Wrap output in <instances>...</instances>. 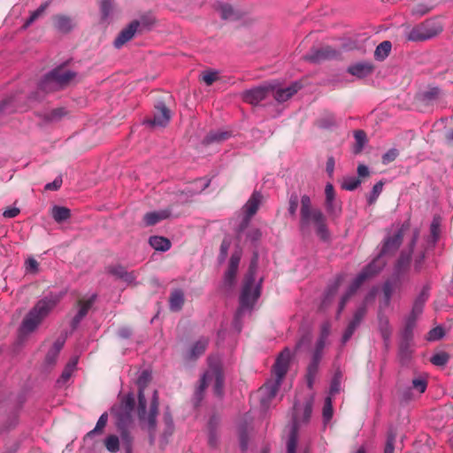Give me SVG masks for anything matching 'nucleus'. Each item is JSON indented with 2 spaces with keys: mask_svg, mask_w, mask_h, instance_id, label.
Wrapping results in <instances>:
<instances>
[{
  "mask_svg": "<svg viewBox=\"0 0 453 453\" xmlns=\"http://www.w3.org/2000/svg\"><path fill=\"white\" fill-rule=\"evenodd\" d=\"M406 226L404 225L393 226L388 233L380 253L375 257L353 280L347 293L342 297L338 312L344 309L349 298L358 289L368 278L378 273L386 265L385 257L399 248Z\"/></svg>",
  "mask_w": 453,
  "mask_h": 453,
  "instance_id": "obj_1",
  "label": "nucleus"
},
{
  "mask_svg": "<svg viewBox=\"0 0 453 453\" xmlns=\"http://www.w3.org/2000/svg\"><path fill=\"white\" fill-rule=\"evenodd\" d=\"M257 257H255L250 265L249 272L245 277L243 286L240 295V307L235 314L234 326L235 331H241L240 320L246 313L252 311L256 302L261 294L262 278L256 279Z\"/></svg>",
  "mask_w": 453,
  "mask_h": 453,
  "instance_id": "obj_2",
  "label": "nucleus"
},
{
  "mask_svg": "<svg viewBox=\"0 0 453 453\" xmlns=\"http://www.w3.org/2000/svg\"><path fill=\"white\" fill-rule=\"evenodd\" d=\"M59 300L60 296L52 293L40 299L24 317L19 326L20 334L27 335L35 331L53 311Z\"/></svg>",
  "mask_w": 453,
  "mask_h": 453,
  "instance_id": "obj_3",
  "label": "nucleus"
},
{
  "mask_svg": "<svg viewBox=\"0 0 453 453\" xmlns=\"http://www.w3.org/2000/svg\"><path fill=\"white\" fill-rule=\"evenodd\" d=\"M150 380V374L147 372H143L138 378L137 384L139 386L138 394V415L142 422L143 428L147 429L150 433V442L154 441V431L156 427V417L157 415L158 409V395L156 390L153 391V397L150 407V411L147 414L146 399L144 396L143 389L148 381Z\"/></svg>",
  "mask_w": 453,
  "mask_h": 453,
  "instance_id": "obj_4",
  "label": "nucleus"
},
{
  "mask_svg": "<svg viewBox=\"0 0 453 453\" xmlns=\"http://www.w3.org/2000/svg\"><path fill=\"white\" fill-rule=\"evenodd\" d=\"M300 202V230L303 233H308L313 227L317 234L326 240L328 237V232L326 217L322 211L319 209L312 208L311 198L307 195H303Z\"/></svg>",
  "mask_w": 453,
  "mask_h": 453,
  "instance_id": "obj_5",
  "label": "nucleus"
},
{
  "mask_svg": "<svg viewBox=\"0 0 453 453\" xmlns=\"http://www.w3.org/2000/svg\"><path fill=\"white\" fill-rule=\"evenodd\" d=\"M291 358L292 354L288 348L284 349L277 357L273 370L274 379L269 380L259 389L261 403L264 407H266L269 401L275 397L281 381L288 372Z\"/></svg>",
  "mask_w": 453,
  "mask_h": 453,
  "instance_id": "obj_6",
  "label": "nucleus"
},
{
  "mask_svg": "<svg viewBox=\"0 0 453 453\" xmlns=\"http://www.w3.org/2000/svg\"><path fill=\"white\" fill-rule=\"evenodd\" d=\"M313 396H308L303 401L296 400L292 411V430L288 441V453H296L297 446V430L302 426L306 425L311 415Z\"/></svg>",
  "mask_w": 453,
  "mask_h": 453,
  "instance_id": "obj_7",
  "label": "nucleus"
},
{
  "mask_svg": "<svg viewBox=\"0 0 453 453\" xmlns=\"http://www.w3.org/2000/svg\"><path fill=\"white\" fill-rule=\"evenodd\" d=\"M211 383L213 384L215 394L221 395L223 389V375L218 357H209V369L201 379V383L197 388L196 395L200 396L205 388Z\"/></svg>",
  "mask_w": 453,
  "mask_h": 453,
  "instance_id": "obj_8",
  "label": "nucleus"
},
{
  "mask_svg": "<svg viewBox=\"0 0 453 453\" xmlns=\"http://www.w3.org/2000/svg\"><path fill=\"white\" fill-rule=\"evenodd\" d=\"M76 73L66 67H58L47 74L41 82L43 90H56L68 85Z\"/></svg>",
  "mask_w": 453,
  "mask_h": 453,
  "instance_id": "obj_9",
  "label": "nucleus"
},
{
  "mask_svg": "<svg viewBox=\"0 0 453 453\" xmlns=\"http://www.w3.org/2000/svg\"><path fill=\"white\" fill-rule=\"evenodd\" d=\"M442 31V27L436 21H426L412 27L407 35V39L420 42L431 39Z\"/></svg>",
  "mask_w": 453,
  "mask_h": 453,
  "instance_id": "obj_10",
  "label": "nucleus"
},
{
  "mask_svg": "<svg viewBox=\"0 0 453 453\" xmlns=\"http://www.w3.org/2000/svg\"><path fill=\"white\" fill-rule=\"evenodd\" d=\"M328 334H329V325L325 324L322 327L321 336L317 342L316 349H315V351L312 356V360L308 366L307 380H308V386L310 388L312 387L313 380H314L316 372L318 371L319 363L321 359L322 350L326 345V339L328 336Z\"/></svg>",
  "mask_w": 453,
  "mask_h": 453,
  "instance_id": "obj_11",
  "label": "nucleus"
},
{
  "mask_svg": "<svg viewBox=\"0 0 453 453\" xmlns=\"http://www.w3.org/2000/svg\"><path fill=\"white\" fill-rule=\"evenodd\" d=\"M134 405V397L128 394L124 397L119 406L111 409L112 414L117 418V426L122 429L128 423H132V411Z\"/></svg>",
  "mask_w": 453,
  "mask_h": 453,
  "instance_id": "obj_12",
  "label": "nucleus"
},
{
  "mask_svg": "<svg viewBox=\"0 0 453 453\" xmlns=\"http://www.w3.org/2000/svg\"><path fill=\"white\" fill-rule=\"evenodd\" d=\"M384 300L380 305V311L378 315L379 320V330L385 342L388 341L391 335V326L389 325L388 319L382 314V310L389 305L391 295L393 292L392 286L390 283H385L383 287Z\"/></svg>",
  "mask_w": 453,
  "mask_h": 453,
  "instance_id": "obj_13",
  "label": "nucleus"
},
{
  "mask_svg": "<svg viewBox=\"0 0 453 453\" xmlns=\"http://www.w3.org/2000/svg\"><path fill=\"white\" fill-rule=\"evenodd\" d=\"M377 288L372 289L365 297V304L360 306L356 312L354 313L353 319L348 325L343 335H342V343H346L352 336L357 326L360 325L362 319H364L366 313L365 304L367 303L372 302L376 296Z\"/></svg>",
  "mask_w": 453,
  "mask_h": 453,
  "instance_id": "obj_14",
  "label": "nucleus"
},
{
  "mask_svg": "<svg viewBox=\"0 0 453 453\" xmlns=\"http://www.w3.org/2000/svg\"><path fill=\"white\" fill-rule=\"evenodd\" d=\"M171 119V111L163 103L155 106L152 119L145 120V124L153 127H165Z\"/></svg>",
  "mask_w": 453,
  "mask_h": 453,
  "instance_id": "obj_15",
  "label": "nucleus"
},
{
  "mask_svg": "<svg viewBox=\"0 0 453 453\" xmlns=\"http://www.w3.org/2000/svg\"><path fill=\"white\" fill-rule=\"evenodd\" d=\"M240 260V252L236 251L231 256L227 270L226 271L223 278V285L225 288H230L234 285Z\"/></svg>",
  "mask_w": 453,
  "mask_h": 453,
  "instance_id": "obj_16",
  "label": "nucleus"
},
{
  "mask_svg": "<svg viewBox=\"0 0 453 453\" xmlns=\"http://www.w3.org/2000/svg\"><path fill=\"white\" fill-rule=\"evenodd\" d=\"M270 89H274L273 85L251 88L243 93V100L250 104H257L266 97Z\"/></svg>",
  "mask_w": 453,
  "mask_h": 453,
  "instance_id": "obj_17",
  "label": "nucleus"
},
{
  "mask_svg": "<svg viewBox=\"0 0 453 453\" xmlns=\"http://www.w3.org/2000/svg\"><path fill=\"white\" fill-rule=\"evenodd\" d=\"M140 27L138 20H133L124 29L120 31L119 35L116 37L113 44L117 49L121 48L126 42H129L136 34Z\"/></svg>",
  "mask_w": 453,
  "mask_h": 453,
  "instance_id": "obj_18",
  "label": "nucleus"
},
{
  "mask_svg": "<svg viewBox=\"0 0 453 453\" xmlns=\"http://www.w3.org/2000/svg\"><path fill=\"white\" fill-rule=\"evenodd\" d=\"M262 200V196L258 192H254L250 198L247 201V203L242 207V211L244 213L243 222L245 225L248 224L250 219L257 211L260 203Z\"/></svg>",
  "mask_w": 453,
  "mask_h": 453,
  "instance_id": "obj_19",
  "label": "nucleus"
},
{
  "mask_svg": "<svg viewBox=\"0 0 453 453\" xmlns=\"http://www.w3.org/2000/svg\"><path fill=\"white\" fill-rule=\"evenodd\" d=\"M273 87L274 89H270V91H273L275 100L280 103L287 101L301 88V86L297 82H295L287 88Z\"/></svg>",
  "mask_w": 453,
  "mask_h": 453,
  "instance_id": "obj_20",
  "label": "nucleus"
},
{
  "mask_svg": "<svg viewBox=\"0 0 453 453\" xmlns=\"http://www.w3.org/2000/svg\"><path fill=\"white\" fill-rule=\"evenodd\" d=\"M96 298V295H92L88 299H83L79 302L80 309L78 311V313L73 318V325L76 326L80 323V321L87 315L88 310L91 308L92 304L94 303L95 300Z\"/></svg>",
  "mask_w": 453,
  "mask_h": 453,
  "instance_id": "obj_21",
  "label": "nucleus"
},
{
  "mask_svg": "<svg viewBox=\"0 0 453 453\" xmlns=\"http://www.w3.org/2000/svg\"><path fill=\"white\" fill-rule=\"evenodd\" d=\"M427 298H428V294L426 291L424 290L420 294V296L416 299V301L413 304V307H412L411 313L408 319L409 325H411L412 323H414L416 318L422 312L424 303L427 300Z\"/></svg>",
  "mask_w": 453,
  "mask_h": 453,
  "instance_id": "obj_22",
  "label": "nucleus"
},
{
  "mask_svg": "<svg viewBox=\"0 0 453 453\" xmlns=\"http://www.w3.org/2000/svg\"><path fill=\"white\" fill-rule=\"evenodd\" d=\"M372 71V65L368 63H357L349 67V72L357 77L363 78L369 75Z\"/></svg>",
  "mask_w": 453,
  "mask_h": 453,
  "instance_id": "obj_23",
  "label": "nucleus"
},
{
  "mask_svg": "<svg viewBox=\"0 0 453 453\" xmlns=\"http://www.w3.org/2000/svg\"><path fill=\"white\" fill-rule=\"evenodd\" d=\"M184 303V294L181 290H174L170 296L169 305L173 311H180Z\"/></svg>",
  "mask_w": 453,
  "mask_h": 453,
  "instance_id": "obj_24",
  "label": "nucleus"
},
{
  "mask_svg": "<svg viewBox=\"0 0 453 453\" xmlns=\"http://www.w3.org/2000/svg\"><path fill=\"white\" fill-rule=\"evenodd\" d=\"M149 242L153 249L159 251H166L171 247L170 241L162 236H152L150 238Z\"/></svg>",
  "mask_w": 453,
  "mask_h": 453,
  "instance_id": "obj_25",
  "label": "nucleus"
},
{
  "mask_svg": "<svg viewBox=\"0 0 453 453\" xmlns=\"http://www.w3.org/2000/svg\"><path fill=\"white\" fill-rule=\"evenodd\" d=\"M208 345V340L205 338H201L197 342H196L193 346L191 347L189 352H188V357L190 359L196 358L200 355H202L204 350L206 349V347Z\"/></svg>",
  "mask_w": 453,
  "mask_h": 453,
  "instance_id": "obj_26",
  "label": "nucleus"
},
{
  "mask_svg": "<svg viewBox=\"0 0 453 453\" xmlns=\"http://www.w3.org/2000/svg\"><path fill=\"white\" fill-rule=\"evenodd\" d=\"M169 216V213L165 211H152L145 214L143 219L147 226H152L166 219Z\"/></svg>",
  "mask_w": 453,
  "mask_h": 453,
  "instance_id": "obj_27",
  "label": "nucleus"
},
{
  "mask_svg": "<svg viewBox=\"0 0 453 453\" xmlns=\"http://www.w3.org/2000/svg\"><path fill=\"white\" fill-rule=\"evenodd\" d=\"M336 55V52L328 47L317 50L310 55L308 58L311 61H320L322 59L331 58Z\"/></svg>",
  "mask_w": 453,
  "mask_h": 453,
  "instance_id": "obj_28",
  "label": "nucleus"
},
{
  "mask_svg": "<svg viewBox=\"0 0 453 453\" xmlns=\"http://www.w3.org/2000/svg\"><path fill=\"white\" fill-rule=\"evenodd\" d=\"M71 216L70 210L63 206H54L52 208V217L55 221L60 223L68 219Z\"/></svg>",
  "mask_w": 453,
  "mask_h": 453,
  "instance_id": "obj_29",
  "label": "nucleus"
},
{
  "mask_svg": "<svg viewBox=\"0 0 453 453\" xmlns=\"http://www.w3.org/2000/svg\"><path fill=\"white\" fill-rule=\"evenodd\" d=\"M217 9L220 13L221 18L224 19H232L236 17L234 8L228 4L219 3Z\"/></svg>",
  "mask_w": 453,
  "mask_h": 453,
  "instance_id": "obj_30",
  "label": "nucleus"
},
{
  "mask_svg": "<svg viewBox=\"0 0 453 453\" xmlns=\"http://www.w3.org/2000/svg\"><path fill=\"white\" fill-rule=\"evenodd\" d=\"M130 425H131V423H128L122 429H119L118 427V429L120 432L121 441L123 442V445H124V447L126 449L127 453H132V441H133V439H132L129 432L127 431V427Z\"/></svg>",
  "mask_w": 453,
  "mask_h": 453,
  "instance_id": "obj_31",
  "label": "nucleus"
},
{
  "mask_svg": "<svg viewBox=\"0 0 453 453\" xmlns=\"http://www.w3.org/2000/svg\"><path fill=\"white\" fill-rule=\"evenodd\" d=\"M114 8V0H101L100 11L103 19H107L112 13Z\"/></svg>",
  "mask_w": 453,
  "mask_h": 453,
  "instance_id": "obj_32",
  "label": "nucleus"
},
{
  "mask_svg": "<svg viewBox=\"0 0 453 453\" xmlns=\"http://www.w3.org/2000/svg\"><path fill=\"white\" fill-rule=\"evenodd\" d=\"M56 27L60 31L68 32L73 27V21L66 16H58L56 18Z\"/></svg>",
  "mask_w": 453,
  "mask_h": 453,
  "instance_id": "obj_33",
  "label": "nucleus"
},
{
  "mask_svg": "<svg viewBox=\"0 0 453 453\" xmlns=\"http://www.w3.org/2000/svg\"><path fill=\"white\" fill-rule=\"evenodd\" d=\"M104 445L111 453H117L119 449V439L117 435H109L105 438Z\"/></svg>",
  "mask_w": 453,
  "mask_h": 453,
  "instance_id": "obj_34",
  "label": "nucleus"
},
{
  "mask_svg": "<svg viewBox=\"0 0 453 453\" xmlns=\"http://www.w3.org/2000/svg\"><path fill=\"white\" fill-rule=\"evenodd\" d=\"M390 50L391 42L388 41H384L377 46L375 50V56L380 59H384L386 57H388Z\"/></svg>",
  "mask_w": 453,
  "mask_h": 453,
  "instance_id": "obj_35",
  "label": "nucleus"
},
{
  "mask_svg": "<svg viewBox=\"0 0 453 453\" xmlns=\"http://www.w3.org/2000/svg\"><path fill=\"white\" fill-rule=\"evenodd\" d=\"M77 365V359L74 358L71 362L67 364L65 370L62 372L60 379L58 380V383H65L71 377L73 372L74 371Z\"/></svg>",
  "mask_w": 453,
  "mask_h": 453,
  "instance_id": "obj_36",
  "label": "nucleus"
},
{
  "mask_svg": "<svg viewBox=\"0 0 453 453\" xmlns=\"http://www.w3.org/2000/svg\"><path fill=\"white\" fill-rule=\"evenodd\" d=\"M325 195L326 207L329 211H333L334 202V186L331 183H327L326 185Z\"/></svg>",
  "mask_w": 453,
  "mask_h": 453,
  "instance_id": "obj_37",
  "label": "nucleus"
},
{
  "mask_svg": "<svg viewBox=\"0 0 453 453\" xmlns=\"http://www.w3.org/2000/svg\"><path fill=\"white\" fill-rule=\"evenodd\" d=\"M333 413H334V411H333V406H332V398H331V396H327L325 399L323 413H322L325 424H326L327 422L330 421V419L333 417Z\"/></svg>",
  "mask_w": 453,
  "mask_h": 453,
  "instance_id": "obj_38",
  "label": "nucleus"
},
{
  "mask_svg": "<svg viewBox=\"0 0 453 453\" xmlns=\"http://www.w3.org/2000/svg\"><path fill=\"white\" fill-rule=\"evenodd\" d=\"M354 137H355L356 143H357L356 148H355V152L358 153L362 150V149L364 148V146L366 142V134L362 130H357L354 133Z\"/></svg>",
  "mask_w": 453,
  "mask_h": 453,
  "instance_id": "obj_39",
  "label": "nucleus"
},
{
  "mask_svg": "<svg viewBox=\"0 0 453 453\" xmlns=\"http://www.w3.org/2000/svg\"><path fill=\"white\" fill-rule=\"evenodd\" d=\"M360 180L356 177H346L342 181V188L343 189L351 191L356 189L360 185Z\"/></svg>",
  "mask_w": 453,
  "mask_h": 453,
  "instance_id": "obj_40",
  "label": "nucleus"
},
{
  "mask_svg": "<svg viewBox=\"0 0 453 453\" xmlns=\"http://www.w3.org/2000/svg\"><path fill=\"white\" fill-rule=\"evenodd\" d=\"M49 6V3L46 2L40 5V7L38 9H36L35 11H34L29 19L27 20L26 24H25V27H28L29 25H31L35 20H36L45 11L46 9L48 8Z\"/></svg>",
  "mask_w": 453,
  "mask_h": 453,
  "instance_id": "obj_41",
  "label": "nucleus"
},
{
  "mask_svg": "<svg viewBox=\"0 0 453 453\" xmlns=\"http://www.w3.org/2000/svg\"><path fill=\"white\" fill-rule=\"evenodd\" d=\"M219 73L217 71H205L202 74V81L207 85H212L219 79Z\"/></svg>",
  "mask_w": 453,
  "mask_h": 453,
  "instance_id": "obj_42",
  "label": "nucleus"
},
{
  "mask_svg": "<svg viewBox=\"0 0 453 453\" xmlns=\"http://www.w3.org/2000/svg\"><path fill=\"white\" fill-rule=\"evenodd\" d=\"M107 421H108V414L106 412H104L98 418L96 427L92 431L88 433L87 436H91L92 434H94L97 432H101L104 429V427L106 426Z\"/></svg>",
  "mask_w": 453,
  "mask_h": 453,
  "instance_id": "obj_43",
  "label": "nucleus"
},
{
  "mask_svg": "<svg viewBox=\"0 0 453 453\" xmlns=\"http://www.w3.org/2000/svg\"><path fill=\"white\" fill-rule=\"evenodd\" d=\"M382 188H383V183L381 181L377 182L373 186V188L368 196V203L370 204L373 203L377 200L378 196H380V194L382 191Z\"/></svg>",
  "mask_w": 453,
  "mask_h": 453,
  "instance_id": "obj_44",
  "label": "nucleus"
},
{
  "mask_svg": "<svg viewBox=\"0 0 453 453\" xmlns=\"http://www.w3.org/2000/svg\"><path fill=\"white\" fill-rule=\"evenodd\" d=\"M229 136L227 132H215L211 133L206 137L207 142H222L227 139Z\"/></svg>",
  "mask_w": 453,
  "mask_h": 453,
  "instance_id": "obj_45",
  "label": "nucleus"
},
{
  "mask_svg": "<svg viewBox=\"0 0 453 453\" xmlns=\"http://www.w3.org/2000/svg\"><path fill=\"white\" fill-rule=\"evenodd\" d=\"M341 380L342 375L340 373H336L334 377L332 380L331 385H330V395H334L340 392L341 389Z\"/></svg>",
  "mask_w": 453,
  "mask_h": 453,
  "instance_id": "obj_46",
  "label": "nucleus"
},
{
  "mask_svg": "<svg viewBox=\"0 0 453 453\" xmlns=\"http://www.w3.org/2000/svg\"><path fill=\"white\" fill-rule=\"evenodd\" d=\"M449 360V355L444 352L437 353L431 357V362L434 365H444Z\"/></svg>",
  "mask_w": 453,
  "mask_h": 453,
  "instance_id": "obj_47",
  "label": "nucleus"
},
{
  "mask_svg": "<svg viewBox=\"0 0 453 453\" xmlns=\"http://www.w3.org/2000/svg\"><path fill=\"white\" fill-rule=\"evenodd\" d=\"M230 245V240L225 238L220 245V252L219 256V260L220 263L226 260Z\"/></svg>",
  "mask_w": 453,
  "mask_h": 453,
  "instance_id": "obj_48",
  "label": "nucleus"
},
{
  "mask_svg": "<svg viewBox=\"0 0 453 453\" xmlns=\"http://www.w3.org/2000/svg\"><path fill=\"white\" fill-rule=\"evenodd\" d=\"M25 267L27 273L35 274L38 272L39 264L35 258L29 257L25 262Z\"/></svg>",
  "mask_w": 453,
  "mask_h": 453,
  "instance_id": "obj_49",
  "label": "nucleus"
},
{
  "mask_svg": "<svg viewBox=\"0 0 453 453\" xmlns=\"http://www.w3.org/2000/svg\"><path fill=\"white\" fill-rule=\"evenodd\" d=\"M444 335L443 328L441 326H436L429 331L427 335L428 341H437L442 338Z\"/></svg>",
  "mask_w": 453,
  "mask_h": 453,
  "instance_id": "obj_50",
  "label": "nucleus"
},
{
  "mask_svg": "<svg viewBox=\"0 0 453 453\" xmlns=\"http://www.w3.org/2000/svg\"><path fill=\"white\" fill-rule=\"evenodd\" d=\"M63 342H56L54 344L53 349L48 354L47 356V361L51 364L54 362L55 357L59 353L60 349H62Z\"/></svg>",
  "mask_w": 453,
  "mask_h": 453,
  "instance_id": "obj_51",
  "label": "nucleus"
},
{
  "mask_svg": "<svg viewBox=\"0 0 453 453\" xmlns=\"http://www.w3.org/2000/svg\"><path fill=\"white\" fill-rule=\"evenodd\" d=\"M298 206V197L296 195H292L289 198L288 212L291 216H295Z\"/></svg>",
  "mask_w": 453,
  "mask_h": 453,
  "instance_id": "obj_52",
  "label": "nucleus"
},
{
  "mask_svg": "<svg viewBox=\"0 0 453 453\" xmlns=\"http://www.w3.org/2000/svg\"><path fill=\"white\" fill-rule=\"evenodd\" d=\"M66 111L63 108H58L52 110L48 116V119L51 121L59 119L62 116L65 115Z\"/></svg>",
  "mask_w": 453,
  "mask_h": 453,
  "instance_id": "obj_53",
  "label": "nucleus"
},
{
  "mask_svg": "<svg viewBox=\"0 0 453 453\" xmlns=\"http://www.w3.org/2000/svg\"><path fill=\"white\" fill-rule=\"evenodd\" d=\"M398 156V151L395 149L389 150L386 152L382 157L383 164H388L389 162L394 161Z\"/></svg>",
  "mask_w": 453,
  "mask_h": 453,
  "instance_id": "obj_54",
  "label": "nucleus"
},
{
  "mask_svg": "<svg viewBox=\"0 0 453 453\" xmlns=\"http://www.w3.org/2000/svg\"><path fill=\"white\" fill-rule=\"evenodd\" d=\"M412 385L419 393H424L426 389V381L422 378L414 379Z\"/></svg>",
  "mask_w": 453,
  "mask_h": 453,
  "instance_id": "obj_55",
  "label": "nucleus"
},
{
  "mask_svg": "<svg viewBox=\"0 0 453 453\" xmlns=\"http://www.w3.org/2000/svg\"><path fill=\"white\" fill-rule=\"evenodd\" d=\"M395 439V435H393V434H390L388 437V441H387V443H386V446H385L384 453H394V450H395V447H394Z\"/></svg>",
  "mask_w": 453,
  "mask_h": 453,
  "instance_id": "obj_56",
  "label": "nucleus"
},
{
  "mask_svg": "<svg viewBox=\"0 0 453 453\" xmlns=\"http://www.w3.org/2000/svg\"><path fill=\"white\" fill-rule=\"evenodd\" d=\"M62 180L56 178L52 182L46 184L45 188L48 190H57L61 187Z\"/></svg>",
  "mask_w": 453,
  "mask_h": 453,
  "instance_id": "obj_57",
  "label": "nucleus"
},
{
  "mask_svg": "<svg viewBox=\"0 0 453 453\" xmlns=\"http://www.w3.org/2000/svg\"><path fill=\"white\" fill-rule=\"evenodd\" d=\"M19 213V209L13 207V208H9V209L5 210L3 213V215L5 218L12 219V218H15L16 216H18Z\"/></svg>",
  "mask_w": 453,
  "mask_h": 453,
  "instance_id": "obj_58",
  "label": "nucleus"
},
{
  "mask_svg": "<svg viewBox=\"0 0 453 453\" xmlns=\"http://www.w3.org/2000/svg\"><path fill=\"white\" fill-rule=\"evenodd\" d=\"M111 273L113 274V275H116L117 277L122 279L123 276H125L127 271L125 270L124 267L122 266H115V267H112L111 269Z\"/></svg>",
  "mask_w": 453,
  "mask_h": 453,
  "instance_id": "obj_59",
  "label": "nucleus"
},
{
  "mask_svg": "<svg viewBox=\"0 0 453 453\" xmlns=\"http://www.w3.org/2000/svg\"><path fill=\"white\" fill-rule=\"evenodd\" d=\"M326 170L327 173L331 176L334 170V157H329L326 161Z\"/></svg>",
  "mask_w": 453,
  "mask_h": 453,
  "instance_id": "obj_60",
  "label": "nucleus"
},
{
  "mask_svg": "<svg viewBox=\"0 0 453 453\" xmlns=\"http://www.w3.org/2000/svg\"><path fill=\"white\" fill-rule=\"evenodd\" d=\"M357 173L360 177H365L369 175L368 167L365 165H359L357 167Z\"/></svg>",
  "mask_w": 453,
  "mask_h": 453,
  "instance_id": "obj_61",
  "label": "nucleus"
},
{
  "mask_svg": "<svg viewBox=\"0 0 453 453\" xmlns=\"http://www.w3.org/2000/svg\"><path fill=\"white\" fill-rule=\"evenodd\" d=\"M428 8L425 5H418L417 8L412 10L413 14L424 15L428 12Z\"/></svg>",
  "mask_w": 453,
  "mask_h": 453,
  "instance_id": "obj_62",
  "label": "nucleus"
},
{
  "mask_svg": "<svg viewBox=\"0 0 453 453\" xmlns=\"http://www.w3.org/2000/svg\"><path fill=\"white\" fill-rule=\"evenodd\" d=\"M136 275L134 272L128 273L127 272L125 276H123L122 280L127 283H132L135 280Z\"/></svg>",
  "mask_w": 453,
  "mask_h": 453,
  "instance_id": "obj_63",
  "label": "nucleus"
},
{
  "mask_svg": "<svg viewBox=\"0 0 453 453\" xmlns=\"http://www.w3.org/2000/svg\"><path fill=\"white\" fill-rule=\"evenodd\" d=\"M119 336L123 337V338H127L131 335V330L129 328H121L119 331Z\"/></svg>",
  "mask_w": 453,
  "mask_h": 453,
  "instance_id": "obj_64",
  "label": "nucleus"
}]
</instances>
